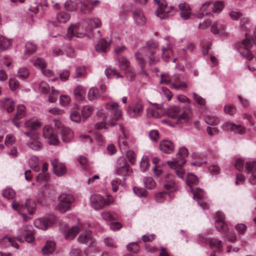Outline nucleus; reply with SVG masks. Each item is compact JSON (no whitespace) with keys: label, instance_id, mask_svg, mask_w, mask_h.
<instances>
[{"label":"nucleus","instance_id":"f257e3e1","mask_svg":"<svg viewBox=\"0 0 256 256\" xmlns=\"http://www.w3.org/2000/svg\"><path fill=\"white\" fill-rule=\"evenodd\" d=\"M186 182L189 186L188 190H190L193 194V198L196 200L198 204L204 209L208 208V204L204 202L203 198L206 195V192L201 188H196L194 190L192 188V185H196L198 183V180L197 176L194 174H188L187 175Z\"/></svg>","mask_w":256,"mask_h":256},{"label":"nucleus","instance_id":"f03ea898","mask_svg":"<svg viewBox=\"0 0 256 256\" xmlns=\"http://www.w3.org/2000/svg\"><path fill=\"white\" fill-rule=\"evenodd\" d=\"M181 109L178 106H170L168 110V116L181 123L188 122L192 118V110L189 105L183 107V110L180 113Z\"/></svg>","mask_w":256,"mask_h":256},{"label":"nucleus","instance_id":"7ed1b4c3","mask_svg":"<svg viewBox=\"0 0 256 256\" xmlns=\"http://www.w3.org/2000/svg\"><path fill=\"white\" fill-rule=\"evenodd\" d=\"M188 152L186 147H182L180 148L178 152L176 158H173L172 160L168 161L167 163L170 166L175 165L178 166V168H174L176 176L184 180V170L182 168V166L186 163V158L188 156Z\"/></svg>","mask_w":256,"mask_h":256},{"label":"nucleus","instance_id":"20e7f679","mask_svg":"<svg viewBox=\"0 0 256 256\" xmlns=\"http://www.w3.org/2000/svg\"><path fill=\"white\" fill-rule=\"evenodd\" d=\"M24 134L28 138L26 140V146L30 150L34 151H40L43 148L40 135L35 132H26Z\"/></svg>","mask_w":256,"mask_h":256},{"label":"nucleus","instance_id":"39448f33","mask_svg":"<svg viewBox=\"0 0 256 256\" xmlns=\"http://www.w3.org/2000/svg\"><path fill=\"white\" fill-rule=\"evenodd\" d=\"M158 47V44L156 42L150 40L147 42L146 45L142 49L145 56L149 59L150 65L155 64L158 61V58L154 56V54Z\"/></svg>","mask_w":256,"mask_h":256},{"label":"nucleus","instance_id":"423d86ee","mask_svg":"<svg viewBox=\"0 0 256 256\" xmlns=\"http://www.w3.org/2000/svg\"><path fill=\"white\" fill-rule=\"evenodd\" d=\"M88 32L87 27L85 26L84 22L82 24H71L68 28L67 36L70 40L73 36L78 38H83L86 32Z\"/></svg>","mask_w":256,"mask_h":256},{"label":"nucleus","instance_id":"0eeeda50","mask_svg":"<svg viewBox=\"0 0 256 256\" xmlns=\"http://www.w3.org/2000/svg\"><path fill=\"white\" fill-rule=\"evenodd\" d=\"M12 206L13 209L18 212L20 214L23 212L26 208L28 213L30 214H34L36 208V203L33 200H28L26 202L24 205V203L15 200L13 201Z\"/></svg>","mask_w":256,"mask_h":256},{"label":"nucleus","instance_id":"6e6552de","mask_svg":"<svg viewBox=\"0 0 256 256\" xmlns=\"http://www.w3.org/2000/svg\"><path fill=\"white\" fill-rule=\"evenodd\" d=\"M116 171V174L124 177V180L126 179V176H130L132 172V169L123 157L118 159Z\"/></svg>","mask_w":256,"mask_h":256},{"label":"nucleus","instance_id":"1a4fd4ad","mask_svg":"<svg viewBox=\"0 0 256 256\" xmlns=\"http://www.w3.org/2000/svg\"><path fill=\"white\" fill-rule=\"evenodd\" d=\"M58 204L57 208L62 213L66 212L71 208V204L74 200L72 196L66 194H62L58 196Z\"/></svg>","mask_w":256,"mask_h":256},{"label":"nucleus","instance_id":"9d476101","mask_svg":"<svg viewBox=\"0 0 256 256\" xmlns=\"http://www.w3.org/2000/svg\"><path fill=\"white\" fill-rule=\"evenodd\" d=\"M144 106L140 100L130 104L126 109V114L130 118H136L140 117L144 112Z\"/></svg>","mask_w":256,"mask_h":256},{"label":"nucleus","instance_id":"9b49d317","mask_svg":"<svg viewBox=\"0 0 256 256\" xmlns=\"http://www.w3.org/2000/svg\"><path fill=\"white\" fill-rule=\"evenodd\" d=\"M246 39L242 42V45L246 51L240 52V54L246 60H251L253 58L254 56L248 50L252 46L254 41H256V32L252 36L247 34H246Z\"/></svg>","mask_w":256,"mask_h":256},{"label":"nucleus","instance_id":"f8f14e48","mask_svg":"<svg viewBox=\"0 0 256 256\" xmlns=\"http://www.w3.org/2000/svg\"><path fill=\"white\" fill-rule=\"evenodd\" d=\"M91 204L96 210H100L106 206H108L113 202V200L108 198L105 199L100 194H94L91 196Z\"/></svg>","mask_w":256,"mask_h":256},{"label":"nucleus","instance_id":"ddd939ff","mask_svg":"<svg viewBox=\"0 0 256 256\" xmlns=\"http://www.w3.org/2000/svg\"><path fill=\"white\" fill-rule=\"evenodd\" d=\"M105 108L108 112H110L113 117V119L118 121L122 118V110L120 108L119 105L115 102L106 103Z\"/></svg>","mask_w":256,"mask_h":256},{"label":"nucleus","instance_id":"4468645a","mask_svg":"<svg viewBox=\"0 0 256 256\" xmlns=\"http://www.w3.org/2000/svg\"><path fill=\"white\" fill-rule=\"evenodd\" d=\"M43 136L48 140V144L50 145H56L59 143V140L51 126L46 125L43 128Z\"/></svg>","mask_w":256,"mask_h":256},{"label":"nucleus","instance_id":"2eb2a0df","mask_svg":"<svg viewBox=\"0 0 256 256\" xmlns=\"http://www.w3.org/2000/svg\"><path fill=\"white\" fill-rule=\"evenodd\" d=\"M198 241L200 242L208 244L212 248H216L218 250H222V241L216 238L209 239L204 236H200Z\"/></svg>","mask_w":256,"mask_h":256},{"label":"nucleus","instance_id":"dca6fc26","mask_svg":"<svg viewBox=\"0 0 256 256\" xmlns=\"http://www.w3.org/2000/svg\"><path fill=\"white\" fill-rule=\"evenodd\" d=\"M244 170L247 173L251 172L248 180L252 184H256V162H249L244 164Z\"/></svg>","mask_w":256,"mask_h":256},{"label":"nucleus","instance_id":"f3484780","mask_svg":"<svg viewBox=\"0 0 256 256\" xmlns=\"http://www.w3.org/2000/svg\"><path fill=\"white\" fill-rule=\"evenodd\" d=\"M78 240L79 242L86 244L89 246H95L96 240L92 238L90 230H86L82 232L78 237Z\"/></svg>","mask_w":256,"mask_h":256},{"label":"nucleus","instance_id":"a211bd4d","mask_svg":"<svg viewBox=\"0 0 256 256\" xmlns=\"http://www.w3.org/2000/svg\"><path fill=\"white\" fill-rule=\"evenodd\" d=\"M154 2L157 4H160L156 12V16L159 17L160 19H165L168 18V14L170 10H166L168 6L164 2L160 4V0H154Z\"/></svg>","mask_w":256,"mask_h":256},{"label":"nucleus","instance_id":"6ab92c4d","mask_svg":"<svg viewBox=\"0 0 256 256\" xmlns=\"http://www.w3.org/2000/svg\"><path fill=\"white\" fill-rule=\"evenodd\" d=\"M0 106L8 113H10L14 109L15 103L12 98L6 97L0 100Z\"/></svg>","mask_w":256,"mask_h":256},{"label":"nucleus","instance_id":"aec40b11","mask_svg":"<svg viewBox=\"0 0 256 256\" xmlns=\"http://www.w3.org/2000/svg\"><path fill=\"white\" fill-rule=\"evenodd\" d=\"M25 110V106L22 104H19L17 106L16 113L14 118L12 119V122L18 128H20V124L18 121L24 116L26 114Z\"/></svg>","mask_w":256,"mask_h":256},{"label":"nucleus","instance_id":"412c9836","mask_svg":"<svg viewBox=\"0 0 256 256\" xmlns=\"http://www.w3.org/2000/svg\"><path fill=\"white\" fill-rule=\"evenodd\" d=\"M52 166L54 173L58 176H62L66 172V168L65 166L60 163L58 160L54 159L52 160Z\"/></svg>","mask_w":256,"mask_h":256},{"label":"nucleus","instance_id":"4be33fe9","mask_svg":"<svg viewBox=\"0 0 256 256\" xmlns=\"http://www.w3.org/2000/svg\"><path fill=\"white\" fill-rule=\"evenodd\" d=\"M224 220V216L222 214L219 216V218L216 220V230L222 234L223 235L226 234L228 232V227L225 223Z\"/></svg>","mask_w":256,"mask_h":256},{"label":"nucleus","instance_id":"5701e85b","mask_svg":"<svg viewBox=\"0 0 256 256\" xmlns=\"http://www.w3.org/2000/svg\"><path fill=\"white\" fill-rule=\"evenodd\" d=\"M85 24H87V28L88 31H91L94 28H98L101 26L102 22L98 18H90L84 20Z\"/></svg>","mask_w":256,"mask_h":256},{"label":"nucleus","instance_id":"b1692460","mask_svg":"<svg viewBox=\"0 0 256 256\" xmlns=\"http://www.w3.org/2000/svg\"><path fill=\"white\" fill-rule=\"evenodd\" d=\"M162 115V110L160 107L152 106L146 110V116L148 118H158Z\"/></svg>","mask_w":256,"mask_h":256},{"label":"nucleus","instance_id":"393cba45","mask_svg":"<svg viewBox=\"0 0 256 256\" xmlns=\"http://www.w3.org/2000/svg\"><path fill=\"white\" fill-rule=\"evenodd\" d=\"M160 148L162 152L167 154L172 152L174 148L172 142L168 140L162 141L160 144Z\"/></svg>","mask_w":256,"mask_h":256},{"label":"nucleus","instance_id":"a878e982","mask_svg":"<svg viewBox=\"0 0 256 256\" xmlns=\"http://www.w3.org/2000/svg\"><path fill=\"white\" fill-rule=\"evenodd\" d=\"M62 140L64 142H68L74 138V132L70 128L68 127H62L61 130Z\"/></svg>","mask_w":256,"mask_h":256},{"label":"nucleus","instance_id":"bb28decb","mask_svg":"<svg viewBox=\"0 0 256 256\" xmlns=\"http://www.w3.org/2000/svg\"><path fill=\"white\" fill-rule=\"evenodd\" d=\"M118 61L119 67L122 70L124 71L126 73L132 72L130 62L124 56L119 57Z\"/></svg>","mask_w":256,"mask_h":256},{"label":"nucleus","instance_id":"cd10ccee","mask_svg":"<svg viewBox=\"0 0 256 256\" xmlns=\"http://www.w3.org/2000/svg\"><path fill=\"white\" fill-rule=\"evenodd\" d=\"M133 16L135 23L138 26H144L146 22V19L140 10H136L134 12Z\"/></svg>","mask_w":256,"mask_h":256},{"label":"nucleus","instance_id":"c85d7f7f","mask_svg":"<svg viewBox=\"0 0 256 256\" xmlns=\"http://www.w3.org/2000/svg\"><path fill=\"white\" fill-rule=\"evenodd\" d=\"M0 244L4 247L12 246L16 248H18V244L16 242L14 238L4 236L0 239Z\"/></svg>","mask_w":256,"mask_h":256},{"label":"nucleus","instance_id":"c756f323","mask_svg":"<svg viewBox=\"0 0 256 256\" xmlns=\"http://www.w3.org/2000/svg\"><path fill=\"white\" fill-rule=\"evenodd\" d=\"M80 230V229L78 226H72L70 228L68 229L65 232L64 234L65 238L68 240H73L78 233Z\"/></svg>","mask_w":256,"mask_h":256},{"label":"nucleus","instance_id":"7c9ffc66","mask_svg":"<svg viewBox=\"0 0 256 256\" xmlns=\"http://www.w3.org/2000/svg\"><path fill=\"white\" fill-rule=\"evenodd\" d=\"M42 126V124L37 120L30 119L24 123V126L30 130H34L38 129Z\"/></svg>","mask_w":256,"mask_h":256},{"label":"nucleus","instance_id":"2f4dec72","mask_svg":"<svg viewBox=\"0 0 256 256\" xmlns=\"http://www.w3.org/2000/svg\"><path fill=\"white\" fill-rule=\"evenodd\" d=\"M211 31L214 34H224V22L218 21L214 23L211 27Z\"/></svg>","mask_w":256,"mask_h":256},{"label":"nucleus","instance_id":"473e14b6","mask_svg":"<svg viewBox=\"0 0 256 256\" xmlns=\"http://www.w3.org/2000/svg\"><path fill=\"white\" fill-rule=\"evenodd\" d=\"M56 244L52 241H48L42 251L44 255L48 256L54 252Z\"/></svg>","mask_w":256,"mask_h":256},{"label":"nucleus","instance_id":"72a5a7b5","mask_svg":"<svg viewBox=\"0 0 256 256\" xmlns=\"http://www.w3.org/2000/svg\"><path fill=\"white\" fill-rule=\"evenodd\" d=\"M110 44L104 39L100 40L96 46V50L98 52H106Z\"/></svg>","mask_w":256,"mask_h":256},{"label":"nucleus","instance_id":"f704fd0d","mask_svg":"<svg viewBox=\"0 0 256 256\" xmlns=\"http://www.w3.org/2000/svg\"><path fill=\"white\" fill-rule=\"evenodd\" d=\"M90 0H82L80 2V10L84 14H90L92 11L90 6Z\"/></svg>","mask_w":256,"mask_h":256},{"label":"nucleus","instance_id":"c9c22d12","mask_svg":"<svg viewBox=\"0 0 256 256\" xmlns=\"http://www.w3.org/2000/svg\"><path fill=\"white\" fill-rule=\"evenodd\" d=\"M86 90L82 86H78L74 89V94L78 100H83L86 96Z\"/></svg>","mask_w":256,"mask_h":256},{"label":"nucleus","instance_id":"e433bc0d","mask_svg":"<svg viewBox=\"0 0 256 256\" xmlns=\"http://www.w3.org/2000/svg\"><path fill=\"white\" fill-rule=\"evenodd\" d=\"M162 59L166 62H168L170 56L172 55V52L170 44H167L166 48L162 47Z\"/></svg>","mask_w":256,"mask_h":256},{"label":"nucleus","instance_id":"4c0bfd02","mask_svg":"<svg viewBox=\"0 0 256 256\" xmlns=\"http://www.w3.org/2000/svg\"><path fill=\"white\" fill-rule=\"evenodd\" d=\"M28 163L30 166L36 172L39 170L40 167L39 166V160L38 157L36 156H32L28 160Z\"/></svg>","mask_w":256,"mask_h":256},{"label":"nucleus","instance_id":"58836bf2","mask_svg":"<svg viewBox=\"0 0 256 256\" xmlns=\"http://www.w3.org/2000/svg\"><path fill=\"white\" fill-rule=\"evenodd\" d=\"M12 41L2 36H0V50H6L10 46Z\"/></svg>","mask_w":256,"mask_h":256},{"label":"nucleus","instance_id":"ea45409f","mask_svg":"<svg viewBox=\"0 0 256 256\" xmlns=\"http://www.w3.org/2000/svg\"><path fill=\"white\" fill-rule=\"evenodd\" d=\"M70 18V15L65 12H61L57 14L56 18L60 23H66Z\"/></svg>","mask_w":256,"mask_h":256},{"label":"nucleus","instance_id":"a19ab883","mask_svg":"<svg viewBox=\"0 0 256 256\" xmlns=\"http://www.w3.org/2000/svg\"><path fill=\"white\" fill-rule=\"evenodd\" d=\"M168 196H170V194L168 192H161L155 194L154 200L157 202L162 203L166 199Z\"/></svg>","mask_w":256,"mask_h":256},{"label":"nucleus","instance_id":"79ce46f5","mask_svg":"<svg viewBox=\"0 0 256 256\" xmlns=\"http://www.w3.org/2000/svg\"><path fill=\"white\" fill-rule=\"evenodd\" d=\"M42 218L44 220V222L46 223L45 224L47 228L52 226V224L56 222V217L53 214H50L44 216Z\"/></svg>","mask_w":256,"mask_h":256},{"label":"nucleus","instance_id":"37998d69","mask_svg":"<svg viewBox=\"0 0 256 256\" xmlns=\"http://www.w3.org/2000/svg\"><path fill=\"white\" fill-rule=\"evenodd\" d=\"M26 47V54H30L32 52L36 51L37 49V46L34 43L32 42H27L25 45Z\"/></svg>","mask_w":256,"mask_h":256},{"label":"nucleus","instance_id":"c03bdc74","mask_svg":"<svg viewBox=\"0 0 256 256\" xmlns=\"http://www.w3.org/2000/svg\"><path fill=\"white\" fill-rule=\"evenodd\" d=\"M93 110V108L90 106H83L81 111L82 118L84 119L87 118L92 114Z\"/></svg>","mask_w":256,"mask_h":256},{"label":"nucleus","instance_id":"a18cd8bd","mask_svg":"<svg viewBox=\"0 0 256 256\" xmlns=\"http://www.w3.org/2000/svg\"><path fill=\"white\" fill-rule=\"evenodd\" d=\"M100 96L98 90L96 88H92L88 92V98L90 100H94Z\"/></svg>","mask_w":256,"mask_h":256},{"label":"nucleus","instance_id":"49530a36","mask_svg":"<svg viewBox=\"0 0 256 256\" xmlns=\"http://www.w3.org/2000/svg\"><path fill=\"white\" fill-rule=\"evenodd\" d=\"M2 196L6 199L11 200L15 197L16 192L12 189L7 188L2 191Z\"/></svg>","mask_w":256,"mask_h":256},{"label":"nucleus","instance_id":"de8ad7c7","mask_svg":"<svg viewBox=\"0 0 256 256\" xmlns=\"http://www.w3.org/2000/svg\"><path fill=\"white\" fill-rule=\"evenodd\" d=\"M32 64L34 66L40 69H43L46 66V63L45 60L42 58H36L32 60Z\"/></svg>","mask_w":256,"mask_h":256},{"label":"nucleus","instance_id":"09e8293b","mask_svg":"<svg viewBox=\"0 0 256 256\" xmlns=\"http://www.w3.org/2000/svg\"><path fill=\"white\" fill-rule=\"evenodd\" d=\"M164 187L170 192H175L176 190V184L172 180L166 181L164 184Z\"/></svg>","mask_w":256,"mask_h":256},{"label":"nucleus","instance_id":"8fccbe9b","mask_svg":"<svg viewBox=\"0 0 256 256\" xmlns=\"http://www.w3.org/2000/svg\"><path fill=\"white\" fill-rule=\"evenodd\" d=\"M206 122L209 125L216 126L219 123V119L216 116L208 115L206 116Z\"/></svg>","mask_w":256,"mask_h":256},{"label":"nucleus","instance_id":"3c124183","mask_svg":"<svg viewBox=\"0 0 256 256\" xmlns=\"http://www.w3.org/2000/svg\"><path fill=\"white\" fill-rule=\"evenodd\" d=\"M149 166V158L147 156H144L140 162V168L142 172H146Z\"/></svg>","mask_w":256,"mask_h":256},{"label":"nucleus","instance_id":"603ef678","mask_svg":"<svg viewBox=\"0 0 256 256\" xmlns=\"http://www.w3.org/2000/svg\"><path fill=\"white\" fill-rule=\"evenodd\" d=\"M193 99L196 102L201 106H204L206 104V100L200 95L194 92L192 93Z\"/></svg>","mask_w":256,"mask_h":256},{"label":"nucleus","instance_id":"864d4df0","mask_svg":"<svg viewBox=\"0 0 256 256\" xmlns=\"http://www.w3.org/2000/svg\"><path fill=\"white\" fill-rule=\"evenodd\" d=\"M86 74V68L84 66H77L76 68L74 75L73 76L74 78H80L83 77Z\"/></svg>","mask_w":256,"mask_h":256},{"label":"nucleus","instance_id":"5fc2aeb1","mask_svg":"<svg viewBox=\"0 0 256 256\" xmlns=\"http://www.w3.org/2000/svg\"><path fill=\"white\" fill-rule=\"evenodd\" d=\"M145 186L149 189H152L155 186V182L151 177H145L144 179Z\"/></svg>","mask_w":256,"mask_h":256},{"label":"nucleus","instance_id":"6e6d98bb","mask_svg":"<svg viewBox=\"0 0 256 256\" xmlns=\"http://www.w3.org/2000/svg\"><path fill=\"white\" fill-rule=\"evenodd\" d=\"M58 90L52 88V92L48 96V101L52 103L56 102L58 100Z\"/></svg>","mask_w":256,"mask_h":256},{"label":"nucleus","instance_id":"4d7b16f0","mask_svg":"<svg viewBox=\"0 0 256 256\" xmlns=\"http://www.w3.org/2000/svg\"><path fill=\"white\" fill-rule=\"evenodd\" d=\"M71 102V98L68 95H61L60 96V103L62 106H68Z\"/></svg>","mask_w":256,"mask_h":256},{"label":"nucleus","instance_id":"13d9d810","mask_svg":"<svg viewBox=\"0 0 256 256\" xmlns=\"http://www.w3.org/2000/svg\"><path fill=\"white\" fill-rule=\"evenodd\" d=\"M64 52L68 57L73 58L76 56L74 49L70 45L66 46Z\"/></svg>","mask_w":256,"mask_h":256},{"label":"nucleus","instance_id":"bf43d9fd","mask_svg":"<svg viewBox=\"0 0 256 256\" xmlns=\"http://www.w3.org/2000/svg\"><path fill=\"white\" fill-rule=\"evenodd\" d=\"M29 75L30 72L28 69L23 67L18 70L17 76L20 78H27Z\"/></svg>","mask_w":256,"mask_h":256},{"label":"nucleus","instance_id":"052dcab7","mask_svg":"<svg viewBox=\"0 0 256 256\" xmlns=\"http://www.w3.org/2000/svg\"><path fill=\"white\" fill-rule=\"evenodd\" d=\"M230 126L231 130L236 133L243 134L245 132V129L240 125L232 124H230Z\"/></svg>","mask_w":256,"mask_h":256},{"label":"nucleus","instance_id":"680f3d73","mask_svg":"<svg viewBox=\"0 0 256 256\" xmlns=\"http://www.w3.org/2000/svg\"><path fill=\"white\" fill-rule=\"evenodd\" d=\"M141 52H138L135 54V57L137 62L140 64V66L142 69L144 68V66L145 62V58L143 56L142 53H144L142 50Z\"/></svg>","mask_w":256,"mask_h":256},{"label":"nucleus","instance_id":"e2e57ef3","mask_svg":"<svg viewBox=\"0 0 256 256\" xmlns=\"http://www.w3.org/2000/svg\"><path fill=\"white\" fill-rule=\"evenodd\" d=\"M126 248L128 250L133 253H136L140 250L138 244L135 242L129 244L127 245Z\"/></svg>","mask_w":256,"mask_h":256},{"label":"nucleus","instance_id":"0e129e2a","mask_svg":"<svg viewBox=\"0 0 256 256\" xmlns=\"http://www.w3.org/2000/svg\"><path fill=\"white\" fill-rule=\"evenodd\" d=\"M45 224L43 218H38L34 222V224L36 228L43 230L47 229Z\"/></svg>","mask_w":256,"mask_h":256},{"label":"nucleus","instance_id":"69168bd1","mask_svg":"<svg viewBox=\"0 0 256 256\" xmlns=\"http://www.w3.org/2000/svg\"><path fill=\"white\" fill-rule=\"evenodd\" d=\"M48 179L49 174L46 172H42L36 176L37 181L40 183H42L43 182H46Z\"/></svg>","mask_w":256,"mask_h":256},{"label":"nucleus","instance_id":"338daca9","mask_svg":"<svg viewBox=\"0 0 256 256\" xmlns=\"http://www.w3.org/2000/svg\"><path fill=\"white\" fill-rule=\"evenodd\" d=\"M126 156L128 161L132 164H134L136 160V154L132 150L127 151Z\"/></svg>","mask_w":256,"mask_h":256},{"label":"nucleus","instance_id":"774afa93","mask_svg":"<svg viewBox=\"0 0 256 256\" xmlns=\"http://www.w3.org/2000/svg\"><path fill=\"white\" fill-rule=\"evenodd\" d=\"M64 8L68 11H74L76 10V6L74 2L70 0H66L64 4Z\"/></svg>","mask_w":256,"mask_h":256}]
</instances>
